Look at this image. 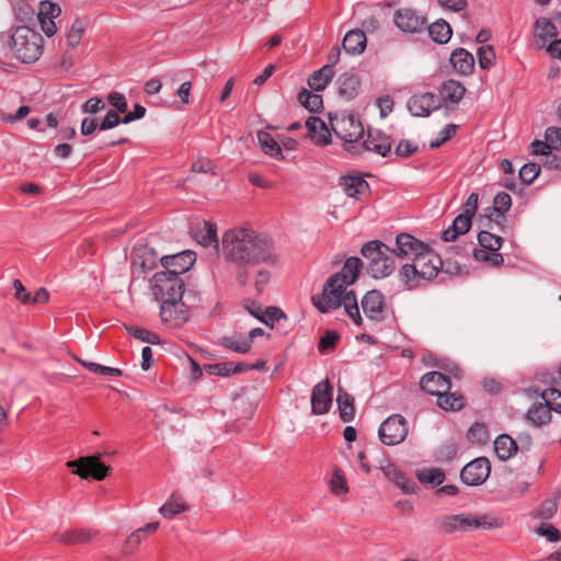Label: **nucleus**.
Wrapping results in <instances>:
<instances>
[{
	"label": "nucleus",
	"mask_w": 561,
	"mask_h": 561,
	"mask_svg": "<svg viewBox=\"0 0 561 561\" xmlns=\"http://www.w3.org/2000/svg\"><path fill=\"white\" fill-rule=\"evenodd\" d=\"M542 399L549 407H551V411L557 413H561V392L556 388H547L541 393Z\"/></svg>",
	"instance_id": "60"
},
{
	"label": "nucleus",
	"mask_w": 561,
	"mask_h": 561,
	"mask_svg": "<svg viewBox=\"0 0 561 561\" xmlns=\"http://www.w3.org/2000/svg\"><path fill=\"white\" fill-rule=\"evenodd\" d=\"M340 340V334L334 330H328L320 337L318 343V351L320 353H327L333 351Z\"/></svg>",
	"instance_id": "56"
},
{
	"label": "nucleus",
	"mask_w": 561,
	"mask_h": 561,
	"mask_svg": "<svg viewBox=\"0 0 561 561\" xmlns=\"http://www.w3.org/2000/svg\"><path fill=\"white\" fill-rule=\"evenodd\" d=\"M257 141L260 144L261 149L264 153L268 154L272 158L277 160H284V154L278 142L273 138V136L264 130H259L256 134Z\"/></svg>",
	"instance_id": "35"
},
{
	"label": "nucleus",
	"mask_w": 561,
	"mask_h": 561,
	"mask_svg": "<svg viewBox=\"0 0 561 561\" xmlns=\"http://www.w3.org/2000/svg\"><path fill=\"white\" fill-rule=\"evenodd\" d=\"M360 306L368 320L380 323L386 319L387 305L381 291L368 290L362 298Z\"/></svg>",
	"instance_id": "13"
},
{
	"label": "nucleus",
	"mask_w": 561,
	"mask_h": 561,
	"mask_svg": "<svg viewBox=\"0 0 561 561\" xmlns=\"http://www.w3.org/2000/svg\"><path fill=\"white\" fill-rule=\"evenodd\" d=\"M427 31L432 41L437 44H446L453 35V30L449 23L443 19L428 25Z\"/></svg>",
	"instance_id": "38"
},
{
	"label": "nucleus",
	"mask_w": 561,
	"mask_h": 561,
	"mask_svg": "<svg viewBox=\"0 0 561 561\" xmlns=\"http://www.w3.org/2000/svg\"><path fill=\"white\" fill-rule=\"evenodd\" d=\"M87 21L83 19H76L67 33L68 46L76 48L82 41L83 34L87 28Z\"/></svg>",
	"instance_id": "47"
},
{
	"label": "nucleus",
	"mask_w": 561,
	"mask_h": 561,
	"mask_svg": "<svg viewBox=\"0 0 561 561\" xmlns=\"http://www.w3.org/2000/svg\"><path fill=\"white\" fill-rule=\"evenodd\" d=\"M188 510V505L180 495L172 494L168 501L159 508V513L164 518H173L175 515Z\"/></svg>",
	"instance_id": "40"
},
{
	"label": "nucleus",
	"mask_w": 561,
	"mask_h": 561,
	"mask_svg": "<svg viewBox=\"0 0 561 561\" xmlns=\"http://www.w3.org/2000/svg\"><path fill=\"white\" fill-rule=\"evenodd\" d=\"M193 238L203 247L218 245L217 227L215 224L203 221L192 230Z\"/></svg>",
	"instance_id": "30"
},
{
	"label": "nucleus",
	"mask_w": 561,
	"mask_h": 561,
	"mask_svg": "<svg viewBox=\"0 0 561 561\" xmlns=\"http://www.w3.org/2000/svg\"><path fill=\"white\" fill-rule=\"evenodd\" d=\"M195 261L196 254L188 250L173 255H165L161 257L162 271L165 273H175V276H181L194 265Z\"/></svg>",
	"instance_id": "17"
},
{
	"label": "nucleus",
	"mask_w": 561,
	"mask_h": 561,
	"mask_svg": "<svg viewBox=\"0 0 561 561\" xmlns=\"http://www.w3.org/2000/svg\"><path fill=\"white\" fill-rule=\"evenodd\" d=\"M442 107V102L432 92L413 94L408 101V108L413 116L427 117Z\"/></svg>",
	"instance_id": "15"
},
{
	"label": "nucleus",
	"mask_w": 561,
	"mask_h": 561,
	"mask_svg": "<svg viewBox=\"0 0 561 561\" xmlns=\"http://www.w3.org/2000/svg\"><path fill=\"white\" fill-rule=\"evenodd\" d=\"M558 510V500L556 497L546 499L535 513V517L550 519Z\"/></svg>",
	"instance_id": "59"
},
{
	"label": "nucleus",
	"mask_w": 561,
	"mask_h": 561,
	"mask_svg": "<svg viewBox=\"0 0 561 561\" xmlns=\"http://www.w3.org/2000/svg\"><path fill=\"white\" fill-rule=\"evenodd\" d=\"M440 96L439 101L445 104H458L466 93V88L459 81L449 79L445 81L439 89Z\"/></svg>",
	"instance_id": "27"
},
{
	"label": "nucleus",
	"mask_w": 561,
	"mask_h": 561,
	"mask_svg": "<svg viewBox=\"0 0 561 561\" xmlns=\"http://www.w3.org/2000/svg\"><path fill=\"white\" fill-rule=\"evenodd\" d=\"M257 320L273 328L275 322L287 320V314L280 308L271 306L265 309L262 318L257 317Z\"/></svg>",
	"instance_id": "53"
},
{
	"label": "nucleus",
	"mask_w": 561,
	"mask_h": 561,
	"mask_svg": "<svg viewBox=\"0 0 561 561\" xmlns=\"http://www.w3.org/2000/svg\"><path fill=\"white\" fill-rule=\"evenodd\" d=\"M14 14L15 19L23 23V25H33L32 27L36 26L35 18L36 12L35 9L26 1V0H19L14 4Z\"/></svg>",
	"instance_id": "41"
},
{
	"label": "nucleus",
	"mask_w": 561,
	"mask_h": 561,
	"mask_svg": "<svg viewBox=\"0 0 561 561\" xmlns=\"http://www.w3.org/2000/svg\"><path fill=\"white\" fill-rule=\"evenodd\" d=\"M339 95L347 101L357 96L360 88L358 76L350 72L342 73L339 79Z\"/></svg>",
	"instance_id": "28"
},
{
	"label": "nucleus",
	"mask_w": 561,
	"mask_h": 561,
	"mask_svg": "<svg viewBox=\"0 0 561 561\" xmlns=\"http://www.w3.org/2000/svg\"><path fill=\"white\" fill-rule=\"evenodd\" d=\"M360 254L369 262L379 261L385 257H393V251L380 240L366 242L360 250Z\"/></svg>",
	"instance_id": "25"
},
{
	"label": "nucleus",
	"mask_w": 561,
	"mask_h": 561,
	"mask_svg": "<svg viewBox=\"0 0 561 561\" xmlns=\"http://www.w3.org/2000/svg\"><path fill=\"white\" fill-rule=\"evenodd\" d=\"M308 136L318 146H327L331 142V133L325 123L317 116H310L306 121Z\"/></svg>",
	"instance_id": "23"
},
{
	"label": "nucleus",
	"mask_w": 561,
	"mask_h": 561,
	"mask_svg": "<svg viewBox=\"0 0 561 561\" xmlns=\"http://www.w3.org/2000/svg\"><path fill=\"white\" fill-rule=\"evenodd\" d=\"M333 401V387L328 379L318 382L311 392V412L322 415L329 412Z\"/></svg>",
	"instance_id": "16"
},
{
	"label": "nucleus",
	"mask_w": 561,
	"mask_h": 561,
	"mask_svg": "<svg viewBox=\"0 0 561 561\" xmlns=\"http://www.w3.org/2000/svg\"><path fill=\"white\" fill-rule=\"evenodd\" d=\"M99 130H107L116 127L121 123L123 124L122 117L114 110H108L102 121H99Z\"/></svg>",
	"instance_id": "63"
},
{
	"label": "nucleus",
	"mask_w": 561,
	"mask_h": 561,
	"mask_svg": "<svg viewBox=\"0 0 561 561\" xmlns=\"http://www.w3.org/2000/svg\"><path fill=\"white\" fill-rule=\"evenodd\" d=\"M551 419V407L547 402L534 403L526 413V420L535 426H542Z\"/></svg>",
	"instance_id": "34"
},
{
	"label": "nucleus",
	"mask_w": 561,
	"mask_h": 561,
	"mask_svg": "<svg viewBox=\"0 0 561 561\" xmlns=\"http://www.w3.org/2000/svg\"><path fill=\"white\" fill-rule=\"evenodd\" d=\"M416 478L421 483L438 486L445 480V472L439 468L423 469L416 472Z\"/></svg>",
	"instance_id": "46"
},
{
	"label": "nucleus",
	"mask_w": 561,
	"mask_h": 561,
	"mask_svg": "<svg viewBox=\"0 0 561 561\" xmlns=\"http://www.w3.org/2000/svg\"><path fill=\"white\" fill-rule=\"evenodd\" d=\"M298 102L309 112L317 113L322 107V96L307 89H301L297 95Z\"/></svg>",
	"instance_id": "44"
},
{
	"label": "nucleus",
	"mask_w": 561,
	"mask_h": 561,
	"mask_svg": "<svg viewBox=\"0 0 561 561\" xmlns=\"http://www.w3.org/2000/svg\"><path fill=\"white\" fill-rule=\"evenodd\" d=\"M362 267L363 263L360 259L356 256H351L346 259L342 267V271L331 275L324 283V285H327V289L333 287V289H330L329 293L333 297H337L334 293H341L340 289L342 288V286H348L354 284L360 273Z\"/></svg>",
	"instance_id": "9"
},
{
	"label": "nucleus",
	"mask_w": 561,
	"mask_h": 561,
	"mask_svg": "<svg viewBox=\"0 0 561 561\" xmlns=\"http://www.w3.org/2000/svg\"><path fill=\"white\" fill-rule=\"evenodd\" d=\"M330 125L335 134L344 142V149L353 156L360 154V144L358 140L364 136V127L354 115L342 117H330Z\"/></svg>",
	"instance_id": "7"
},
{
	"label": "nucleus",
	"mask_w": 561,
	"mask_h": 561,
	"mask_svg": "<svg viewBox=\"0 0 561 561\" xmlns=\"http://www.w3.org/2000/svg\"><path fill=\"white\" fill-rule=\"evenodd\" d=\"M474 260L480 262H488L492 266H502L504 263V257L501 253L497 251L488 253L484 250L481 249H474L472 253Z\"/></svg>",
	"instance_id": "54"
},
{
	"label": "nucleus",
	"mask_w": 561,
	"mask_h": 561,
	"mask_svg": "<svg viewBox=\"0 0 561 561\" xmlns=\"http://www.w3.org/2000/svg\"><path fill=\"white\" fill-rule=\"evenodd\" d=\"M467 437L470 442L485 444L489 440L488 430L482 423H474L468 431Z\"/></svg>",
	"instance_id": "58"
},
{
	"label": "nucleus",
	"mask_w": 561,
	"mask_h": 561,
	"mask_svg": "<svg viewBox=\"0 0 561 561\" xmlns=\"http://www.w3.org/2000/svg\"><path fill=\"white\" fill-rule=\"evenodd\" d=\"M219 345L238 354H247L251 350V345L242 334L239 336H222L219 340Z\"/></svg>",
	"instance_id": "42"
},
{
	"label": "nucleus",
	"mask_w": 561,
	"mask_h": 561,
	"mask_svg": "<svg viewBox=\"0 0 561 561\" xmlns=\"http://www.w3.org/2000/svg\"><path fill=\"white\" fill-rule=\"evenodd\" d=\"M421 389L434 397H438L443 391L450 390L451 383L448 376L439 371H428L420 380Z\"/></svg>",
	"instance_id": "20"
},
{
	"label": "nucleus",
	"mask_w": 561,
	"mask_h": 561,
	"mask_svg": "<svg viewBox=\"0 0 561 561\" xmlns=\"http://www.w3.org/2000/svg\"><path fill=\"white\" fill-rule=\"evenodd\" d=\"M125 329L130 335H133L134 337H136L142 342H148L153 345L160 343V337L156 333H153L147 329L136 327V325H125Z\"/></svg>",
	"instance_id": "51"
},
{
	"label": "nucleus",
	"mask_w": 561,
	"mask_h": 561,
	"mask_svg": "<svg viewBox=\"0 0 561 561\" xmlns=\"http://www.w3.org/2000/svg\"><path fill=\"white\" fill-rule=\"evenodd\" d=\"M222 255L233 265L238 285L252 284L257 295L265 290L271 280L270 268L278 261L273 240L248 228H232L224 233Z\"/></svg>",
	"instance_id": "1"
},
{
	"label": "nucleus",
	"mask_w": 561,
	"mask_h": 561,
	"mask_svg": "<svg viewBox=\"0 0 561 561\" xmlns=\"http://www.w3.org/2000/svg\"><path fill=\"white\" fill-rule=\"evenodd\" d=\"M174 309L182 310L183 313H185V316H186V317H184V319H181V320L167 319V321H165L167 324H169L170 327L176 328V327H181L184 323H186L190 320L192 312L204 311L205 307L203 305V299H202L199 293H197L194 289H185L184 288L183 295H181V298L176 302V308H174Z\"/></svg>",
	"instance_id": "11"
},
{
	"label": "nucleus",
	"mask_w": 561,
	"mask_h": 561,
	"mask_svg": "<svg viewBox=\"0 0 561 561\" xmlns=\"http://www.w3.org/2000/svg\"><path fill=\"white\" fill-rule=\"evenodd\" d=\"M160 524L159 522H151L131 533L126 539V547L130 549H136L149 533H154L158 530Z\"/></svg>",
	"instance_id": "45"
},
{
	"label": "nucleus",
	"mask_w": 561,
	"mask_h": 561,
	"mask_svg": "<svg viewBox=\"0 0 561 561\" xmlns=\"http://www.w3.org/2000/svg\"><path fill=\"white\" fill-rule=\"evenodd\" d=\"M107 102L111 104L115 112L119 115L121 113H126L127 111V101L124 94L113 91L107 95Z\"/></svg>",
	"instance_id": "62"
},
{
	"label": "nucleus",
	"mask_w": 561,
	"mask_h": 561,
	"mask_svg": "<svg viewBox=\"0 0 561 561\" xmlns=\"http://www.w3.org/2000/svg\"><path fill=\"white\" fill-rule=\"evenodd\" d=\"M504 525L503 518L492 514L480 516L459 513L442 515L434 520L436 531L443 535H450L456 531H472L477 529H495Z\"/></svg>",
	"instance_id": "4"
},
{
	"label": "nucleus",
	"mask_w": 561,
	"mask_h": 561,
	"mask_svg": "<svg viewBox=\"0 0 561 561\" xmlns=\"http://www.w3.org/2000/svg\"><path fill=\"white\" fill-rule=\"evenodd\" d=\"M83 367H85L89 371L99 374L102 376H115L121 377L123 375V370L115 367L104 366L94 362H88L82 359H77Z\"/></svg>",
	"instance_id": "50"
},
{
	"label": "nucleus",
	"mask_w": 561,
	"mask_h": 561,
	"mask_svg": "<svg viewBox=\"0 0 561 561\" xmlns=\"http://www.w3.org/2000/svg\"><path fill=\"white\" fill-rule=\"evenodd\" d=\"M378 435L385 445L400 444L408 435L407 420L401 414H392L381 423Z\"/></svg>",
	"instance_id": "10"
},
{
	"label": "nucleus",
	"mask_w": 561,
	"mask_h": 561,
	"mask_svg": "<svg viewBox=\"0 0 561 561\" xmlns=\"http://www.w3.org/2000/svg\"><path fill=\"white\" fill-rule=\"evenodd\" d=\"M105 108V103L100 96H93L81 105V112L84 114H96Z\"/></svg>",
	"instance_id": "64"
},
{
	"label": "nucleus",
	"mask_w": 561,
	"mask_h": 561,
	"mask_svg": "<svg viewBox=\"0 0 561 561\" xmlns=\"http://www.w3.org/2000/svg\"><path fill=\"white\" fill-rule=\"evenodd\" d=\"M454 70L460 76H469L474 70V57L465 48H456L449 58Z\"/></svg>",
	"instance_id": "24"
},
{
	"label": "nucleus",
	"mask_w": 561,
	"mask_h": 561,
	"mask_svg": "<svg viewBox=\"0 0 561 561\" xmlns=\"http://www.w3.org/2000/svg\"><path fill=\"white\" fill-rule=\"evenodd\" d=\"M394 271L393 257H385L379 261L368 263V272L374 278H383Z\"/></svg>",
	"instance_id": "43"
},
{
	"label": "nucleus",
	"mask_w": 561,
	"mask_h": 561,
	"mask_svg": "<svg viewBox=\"0 0 561 561\" xmlns=\"http://www.w3.org/2000/svg\"><path fill=\"white\" fill-rule=\"evenodd\" d=\"M337 409L340 417L343 422H351L355 416L354 399L344 389L339 388L337 390Z\"/></svg>",
	"instance_id": "36"
},
{
	"label": "nucleus",
	"mask_w": 561,
	"mask_h": 561,
	"mask_svg": "<svg viewBox=\"0 0 561 561\" xmlns=\"http://www.w3.org/2000/svg\"><path fill=\"white\" fill-rule=\"evenodd\" d=\"M392 141L390 136L379 129L368 128L366 139L360 144V149L376 152L381 157L390 153Z\"/></svg>",
	"instance_id": "19"
},
{
	"label": "nucleus",
	"mask_w": 561,
	"mask_h": 561,
	"mask_svg": "<svg viewBox=\"0 0 561 561\" xmlns=\"http://www.w3.org/2000/svg\"><path fill=\"white\" fill-rule=\"evenodd\" d=\"M457 128H458V126L455 124H447L439 131L438 137L431 140L430 147L432 149L440 147L443 144H445L447 140H449L453 137V135L456 133Z\"/></svg>",
	"instance_id": "61"
},
{
	"label": "nucleus",
	"mask_w": 561,
	"mask_h": 561,
	"mask_svg": "<svg viewBox=\"0 0 561 561\" xmlns=\"http://www.w3.org/2000/svg\"><path fill=\"white\" fill-rule=\"evenodd\" d=\"M479 244L482 247L481 250L495 252L499 251L503 244V238L499 237L489 231H480L478 233Z\"/></svg>",
	"instance_id": "48"
},
{
	"label": "nucleus",
	"mask_w": 561,
	"mask_h": 561,
	"mask_svg": "<svg viewBox=\"0 0 561 561\" xmlns=\"http://www.w3.org/2000/svg\"><path fill=\"white\" fill-rule=\"evenodd\" d=\"M490 473V460L486 457H478L462 468L460 479L466 485L478 486L486 481Z\"/></svg>",
	"instance_id": "12"
},
{
	"label": "nucleus",
	"mask_w": 561,
	"mask_h": 561,
	"mask_svg": "<svg viewBox=\"0 0 561 561\" xmlns=\"http://www.w3.org/2000/svg\"><path fill=\"white\" fill-rule=\"evenodd\" d=\"M10 46L13 56L23 64H33L43 55L44 38L30 25L12 27Z\"/></svg>",
	"instance_id": "5"
},
{
	"label": "nucleus",
	"mask_w": 561,
	"mask_h": 561,
	"mask_svg": "<svg viewBox=\"0 0 561 561\" xmlns=\"http://www.w3.org/2000/svg\"><path fill=\"white\" fill-rule=\"evenodd\" d=\"M393 254L400 259L415 257V254L424 251L428 245L409 233H399L396 238Z\"/></svg>",
	"instance_id": "21"
},
{
	"label": "nucleus",
	"mask_w": 561,
	"mask_h": 561,
	"mask_svg": "<svg viewBox=\"0 0 561 561\" xmlns=\"http://www.w3.org/2000/svg\"><path fill=\"white\" fill-rule=\"evenodd\" d=\"M444 268L442 257L430 247L415 254L411 263L399 270V278L408 290L415 289L438 275Z\"/></svg>",
	"instance_id": "3"
},
{
	"label": "nucleus",
	"mask_w": 561,
	"mask_h": 561,
	"mask_svg": "<svg viewBox=\"0 0 561 561\" xmlns=\"http://www.w3.org/2000/svg\"><path fill=\"white\" fill-rule=\"evenodd\" d=\"M494 450L499 459L507 460L517 453L518 446L510 435L501 434L494 440Z\"/></svg>",
	"instance_id": "32"
},
{
	"label": "nucleus",
	"mask_w": 561,
	"mask_h": 561,
	"mask_svg": "<svg viewBox=\"0 0 561 561\" xmlns=\"http://www.w3.org/2000/svg\"><path fill=\"white\" fill-rule=\"evenodd\" d=\"M367 38L362 30L355 28L348 31L343 41L342 46L346 53L362 54L366 48Z\"/></svg>",
	"instance_id": "31"
},
{
	"label": "nucleus",
	"mask_w": 561,
	"mask_h": 561,
	"mask_svg": "<svg viewBox=\"0 0 561 561\" xmlns=\"http://www.w3.org/2000/svg\"><path fill=\"white\" fill-rule=\"evenodd\" d=\"M540 173V165L535 162L524 164L519 170V180L526 184H531Z\"/></svg>",
	"instance_id": "57"
},
{
	"label": "nucleus",
	"mask_w": 561,
	"mask_h": 561,
	"mask_svg": "<svg viewBox=\"0 0 561 561\" xmlns=\"http://www.w3.org/2000/svg\"><path fill=\"white\" fill-rule=\"evenodd\" d=\"M512 206V197L506 192H500L494 196L493 199V206L490 208L493 213L496 214L495 224L499 226L500 230L502 232H505L506 226L504 225V221H506L505 213L510 210Z\"/></svg>",
	"instance_id": "29"
},
{
	"label": "nucleus",
	"mask_w": 561,
	"mask_h": 561,
	"mask_svg": "<svg viewBox=\"0 0 561 561\" xmlns=\"http://www.w3.org/2000/svg\"><path fill=\"white\" fill-rule=\"evenodd\" d=\"M393 22L405 33H420L426 28V19L413 9L403 8L394 12Z\"/></svg>",
	"instance_id": "14"
},
{
	"label": "nucleus",
	"mask_w": 561,
	"mask_h": 561,
	"mask_svg": "<svg viewBox=\"0 0 561 561\" xmlns=\"http://www.w3.org/2000/svg\"><path fill=\"white\" fill-rule=\"evenodd\" d=\"M91 535L87 530H67L58 535L57 540L66 545L88 542Z\"/></svg>",
	"instance_id": "49"
},
{
	"label": "nucleus",
	"mask_w": 561,
	"mask_h": 561,
	"mask_svg": "<svg viewBox=\"0 0 561 561\" xmlns=\"http://www.w3.org/2000/svg\"><path fill=\"white\" fill-rule=\"evenodd\" d=\"M479 66L483 70L490 69L495 60V51L491 45H482L477 51Z\"/></svg>",
	"instance_id": "52"
},
{
	"label": "nucleus",
	"mask_w": 561,
	"mask_h": 561,
	"mask_svg": "<svg viewBox=\"0 0 561 561\" xmlns=\"http://www.w3.org/2000/svg\"><path fill=\"white\" fill-rule=\"evenodd\" d=\"M340 185L348 197L363 201L370 193L368 182L359 175H343L340 178Z\"/></svg>",
	"instance_id": "22"
},
{
	"label": "nucleus",
	"mask_w": 561,
	"mask_h": 561,
	"mask_svg": "<svg viewBox=\"0 0 561 561\" xmlns=\"http://www.w3.org/2000/svg\"><path fill=\"white\" fill-rule=\"evenodd\" d=\"M345 288L346 286H342L341 293H334L337 297H333L329 293L333 287L327 289V285H323L322 293L311 297L312 304L321 313H327L344 306L346 314L357 327H362L363 318L359 312L356 294L354 290L346 291Z\"/></svg>",
	"instance_id": "6"
},
{
	"label": "nucleus",
	"mask_w": 561,
	"mask_h": 561,
	"mask_svg": "<svg viewBox=\"0 0 561 561\" xmlns=\"http://www.w3.org/2000/svg\"><path fill=\"white\" fill-rule=\"evenodd\" d=\"M247 364L244 363H233V362H222L215 364H205L204 371L211 376L219 377H228L231 375H237L247 371Z\"/></svg>",
	"instance_id": "26"
},
{
	"label": "nucleus",
	"mask_w": 561,
	"mask_h": 561,
	"mask_svg": "<svg viewBox=\"0 0 561 561\" xmlns=\"http://www.w3.org/2000/svg\"><path fill=\"white\" fill-rule=\"evenodd\" d=\"M536 28V38L537 42H541L543 46L548 41L557 37L558 31L557 26L552 21L548 18H539L535 23Z\"/></svg>",
	"instance_id": "39"
},
{
	"label": "nucleus",
	"mask_w": 561,
	"mask_h": 561,
	"mask_svg": "<svg viewBox=\"0 0 561 561\" xmlns=\"http://www.w3.org/2000/svg\"><path fill=\"white\" fill-rule=\"evenodd\" d=\"M100 454L87 457H80L67 462V467L72 468V472L82 479L93 478L102 481L108 474L111 468L100 461Z\"/></svg>",
	"instance_id": "8"
},
{
	"label": "nucleus",
	"mask_w": 561,
	"mask_h": 561,
	"mask_svg": "<svg viewBox=\"0 0 561 561\" xmlns=\"http://www.w3.org/2000/svg\"><path fill=\"white\" fill-rule=\"evenodd\" d=\"M334 76L332 65H324L316 70L308 79V85L313 92H319L325 89L328 83Z\"/></svg>",
	"instance_id": "33"
},
{
	"label": "nucleus",
	"mask_w": 561,
	"mask_h": 561,
	"mask_svg": "<svg viewBox=\"0 0 561 561\" xmlns=\"http://www.w3.org/2000/svg\"><path fill=\"white\" fill-rule=\"evenodd\" d=\"M466 399L459 392L443 391L437 397V405L445 411H458L465 407Z\"/></svg>",
	"instance_id": "37"
},
{
	"label": "nucleus",
	"mask_w": 561,
	"mask_h": 561,
	"mask_svg": "<svg viewBox=\"0 0 561 561\" xmlns=\"http://www.w3.org/2000/svg\"><path fill=\"white\" fill-rule=\"evenodd\" d=\"M61 13V9L57 3L48 0H43L38 4V12L36 19L41 24L42 31L47 37H51L56 34L57 27L54 22Z\"/></svg>",
	"instance_id": "18"
},
{
	"label": "nucleus",
	"mask_w": 561,
	"mask_h": 561,
	"mask_svg": "<svg viewBox=\"0 0 561 561\" xmlns=\"http://www.w3.org/2000/svg\"><path fill=\"white\" fill-rule=\"evenodd\" d=\"M330 490L335 495H342L348 492L346 479L341 469H335L333 471L330 480Z\"/></svg>",
	"instance_id": "55"
},
{
	"label": "nucleus",
	"mask_w": 561,
	"mask_h": 561,
	"mask_svg": "<svg viewBox=\"0 0 561 561\" xmlns=\"http://www.w3.org/2000/svg\"><path fill=\"white\" fill-rule=\"evenodd\" d=\"M184 288V280L181 276H175V273L159 271L152 276L151 290L156 300L161 302L160 317L164 323L167 319L181 320L186 317L182 310L174 309Z\"/></svg>",
	"instance_id": "2"
}]
</instances>
